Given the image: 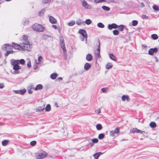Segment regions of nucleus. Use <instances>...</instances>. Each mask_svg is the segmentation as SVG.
I'll return each instance as SVG.
<instances>
[{"label": "nucleus", "instance_id": "obj_1", "mask_svg": "<svg viewBox=\"0 0 159 159\" xmlns=\"http://www.w3.org/2000/svg\"><path fill=\"white\" fill-rule=\"evenodd\" d=\"M11 64L13 66V69L14 70L13 73L15 74H18L20 73L18 70L21 69L18 64L15 61V59H12L11 60Z\"/></svg>", "mask_w": 159, "mask_h": 159}, {"label": "nucleus", "instance_id": "obj_2", "mask_svg": "<svg viewBox=\"0 0 159 159\" xmlns=\"http://www.w3.org/2000/svg\"><path fill=\"white\" fill-rule=\"evenodd\" d=\"M33 29L38 32L43 31L44 30V28L42 25L37 23H35L32 25Z\"/></svg>", "mask_w": 159, "mask_h": 159}, {"label": "nucleus", "instance_id": "obj_3", "mask_svg": "<svg viewBox=\"0 0 159 159\" xmlns=\"http://www.w3.org/2000/svg\"><path fill=\"white\" fill-rule=\"evenodd\" d=\"M22 47V50H26L27 51H30L31 50V48L30 47L29 43L24 44H21Z\"/></svg>", "mask_w": 159, "mask_h": 159}, {"label": "nucleus", "instance_id": "obj_4", "mask_svg": "<svg viewBox=\"0 0 159 159\" xmlns=\"http://www.w3.org/2000/svg\"><path fill=\"white\" fill-rule=\"evenodd\" d=\"M47 155L46 152L43 151H40L38 152L36 157L38 159H41L45 157Z\"/></svg>", "mask_w": 159, "mask_h": 159}, {"label": "nucleus", "instance_id": "obj_5", "mask_svg": "<svg viewBox=\"0 0 159 159\" xmlns=\"http://www.w3.org/2000/svg\"><path fill=\"white\" fill-rule=\"evenodd\" d=\"M98 48L95 51V57L98 58L100 56V41L99 40H98Z\"/></svg>", "mask_w": 159, "mask_h": 159}, {"label": "nucleus", "instance_id": "obj_6", "mask_svg": "<svg viewBox=\"0 0 159 159\" xmlns=\"http://www.w3.org/2000/svg\"><path fill=\"white\" fill-rule=\"evenodd\" d=\"M119 128L117 127L114 130H111L110 132V135L111 136L115 137V135L119 133Z\"/></svg>", "mask_w": 159, "mask_h": 159}, {"label": "nucleus", "instance_id": "obj_7", "mask_svg": "<svg viewBox=\"0 0 159 159\" xmlns=\"http://www.w3.org/2000/svg\"><path fill=\"white\" fill-rule=\"evenodd\" d=\"M79 33L81 34L83 38H85L86 43H87V35L85 30L82 29H80L79 31Z\"/></svg>", "mask_w": 159, "mask_h": 159}, {"label": "nucleus", "instance_id": "obj_8", "mask_svg": "<svg viewBox=\"0 0 159 159\" xmlns=\"http://www.w3.org/2000/svg\"><path fill=\"white\" fill-rule=\"evenodd\" d=\"M60 44L62 49H63L64 54L66 52V49L65 47V44L63 38L60 37Z\"/></svg>", "mask_w": 159, "mask_h": 159}, {"label": "nucleus", "instance_id": "obj_9", "mask_svg": "<svg viewBox=\"0 0 159 159\" xmlns=\"http://www.w3.org/2000/svg\"><path fill=\"white\" fill-rule=\"evenodd\" d=\"M82 3V6L86 9H91L92 8V6L89 4L85 1L81 0Z\"/></svg>", "mask_w": 159, "mask_h": 159}, {"label": "nucleus", "instance_id": "obj_10", "mask_svg": "<svg viewBox=\"0 0 159 159\" xmlns=\"http://www.w3.org/2000/svg\"><path fill=\"white\" fill-rule=\"evenodd\" d=\"M28 37L26 35H23V38L21 39V44H24L26 43H29V42L28 41Z\"/></svg>", "mask_w": 159, "mask_h": 159}, {"label": "nucleus", "instance_id": "obj_11", "mask_svg": "<svg viewBox=\"0 0 159 159\" xmlns=\"http://www.w3.org/2000/svg\"><path fill=\"white\" fill-rule=\"evenodd\" d=\"M15 93L16 94H19L21 95L24 94L26 92V90L25 89H22L20 90H13Z\"/></svg>", "mask_w": 159, "mask_h": 159}, {"label": "nucleus", "instance_id": "obj_12", "mask_svg": "<svg viewBox=\"0 0 159 159\" xmlns=\"http://www.w3.org/2000/svg\"><path fill=\"white\" fill-rule=\"evenodd\" d=\"M158 51V49L156 48H151L148 51V53L150 55H152L154 52H157Z\"/></svg>", "mask_w": 159, "mask_h": 159}, {"label": "nucleus", "instance_id": "obj_13", "mask_svg": "<svg viewBox=\"0 0 159 159\" xmlns=\"http://www.w3.org/2000/svg\"><path fill=\"white\" fill-rule=\"evenodd\" d=\"M21 44V43H20ZM21 45H19L15 43H12V47L15 49H22V47H21Z\"/></svg>", "mask_w": 159, "mask_h": 159}, {"label": "nucleus", "instance_id": "obj_14", "mask_svg": "<svg viewBox=\"0 0 159 159\" xmlns=\"http://www.w3.org/2000/svg\"><path fill=\"white\" fill-rule=\"evenodd\" d=\"M117 27L118 26L115 23H113L111 25H108L107 28L109 30H111L112 28L116 29L117 28Z\"/></svg>", "mask_w": 159, "mask_h": 159}, {"label": "nucleus", "instance_id": "obj_15", "mask_svg": "<svg viewBox=\"0 0 159 159\" xmlns=\"http://www.w3.org/2000/svg\"><path fill=\"white\" fill-rule=\"evenodd\" d=\"M11 47V46L9 44H5L2 46V48L3 50L6 51L10 48Z\"/></svg>", "mask_w": 159, "mask_h": 159}, {"label": "nucleus", "instance_id": "obj_16", "mask_svg": "<svg viewBox=\"0 0 159 159\" xmlns=\"http://www.w3.org/2000/svg\"><path fill=\"white\" fill-rule=\"evenodd\" d=\"M49 21L52 24H55L57 23V20L52 16H49Z\"/></svg>", "mask_w": 159, "mask_h": 159}, {"label": "nucleus", "instance_id": "obj_17", "mask_svg": "<svg viewBox=\"0 0 159 159\" xmlns=\"http://www.w3.org/2000/svg\"><path fill=\"white\" fill-rule=\"evenodd\" d=\"M121 99L123 101L126 100L127 102L129 101V97L128 95H123L121 97Z\"/></svg>", "mask_w": 159, "mask_h": 159}, {"label": "nucleus", "instance_id": "obj_18", "mask_svg": "<svg viewBox=\"0 0 159 159\" xmlns=\"http://www.w3.org/2000/svg\"><path fill=\"white\" fill-rule=\"evenodd\" d=\"M91 66L90 64L88 63H86L84 65V69L86 71H87L90 68Z\"/></svg>", "mask_w": 159, "mask_h": 159}, {"label": "nucleus", "instance_id": "obj_19", "mask_svg": "<svg viewBox=\"0 0 159 159\" xmlns=\"http://www.w3.org/2000/svg\"><path fill=\"white\" fill-rule=\"evenodd\" d=\"M15 61L19 65L20 64L22 65H23L25 63V61L24 59H21L20 60H15Z\"/></svg>", "mask_w": 159, "mask_h": 159}, {"label": "nucleus", "instance_id": "obj_20", "mask_svg": "<svg viewBox=\"0 0 159 159\" xmlns=\"http://www.w3.org/2000/svg\"><path fill=\"white\" fill-rule=\"evenodd\" d=\"M43 86L41 84H39L37 85L36 86V87L33 88V89L36 91L38 90H40L43 89Z\"/></svg>", "mask_w": 159, "mask_h": 159}, {"label": "nucleus", "instance_id": "obj_21", "mask_svg": "<svg viewBox=\"0 0 159 159\" xmlns=\"http://www.w3.org/2000/svg\"><path fill=\"white\" fill-rule=\"evenodd\" d=\"M139 129L136 128H133L130 130V133H139Z\"/></svg>", "mask_w": 159, "mask_h": 159}, {"label": "nucleus", "instance_id": "obj_22", "mask_svg": "<svg viewBox=\"0 0 159 159\" xmlns=\"http://www.w3.org/2000/svg\"><path fill=\"white\" fill-rule=\"evenodd\" d=\"M93 58L92 56L89 54H87L86 56V59L88 61H91Z\"/></svg>", "mask_w": 159, "mask_h": 159}, {"label": "nucleus", "instance_id": "obj_23", "mask_svg": "<svg viewBox=\"0 0 159 159\" xmlns=\"http://www.w3.org/2000/svg\"><path fill=\"white\" fill-rule=\"evenodd\" d=\"M103 153L101 152H99L95 153L93 154V156L94 157L95 159H98V157L100 156L101 154H103Z\"/></svg>", "mask_w": 159, "mask_h": 159}, {"label": "nucleus", "instance_id": "obj_24", "mask_svg": "<svg viewBox=\"0 0 159 159\" xmlns=\"http://www.w3.org/2000/svg\"><path fill=\"white\" fill-rule=\"evenodd\" d=\"M109 56L110 58L113 61H116V59L115 56L113 54H109Z\"/></svg>", "mask_w": 159, "mask_h": 159}, {"label": "nucleus", "instance_id": "obj_25", "mask_svg": "<svg viewBox=\"0 0 159 159\" xmlns=\"http://www.w3.org/2000/svg\"><path fill=\"white\" fill-rule=\"evenodd\" d=\"M29 21L28 19H24L23 20V24L24 25H29Z\"/></svg>", "mask_w": 159, "mask_h": 159}, {"label": "nucleus", "instance_id": "obj_26", "mask_svg": "<svg viewBox=\"0 0 159 159\" xmlns=\"http://www.w3.org/2000/svg\"><path fill=\"white\" fill-rule=\"evenodd\" d=\"M46 11L45 8L42 9L38 13V15L39 16H43L44 12Z\"/></svg>", "mask_w": 159, "mask_h": 159}, {"label": "nucleus", "instance_id": "obj_27", "mask_svg": "<svg viewBox=\"0 0 159 159\" xmlns=\"http://www.w3.org/2000/svg\"><path fill=\"white\" fill-rule=\"evenodd\" d=\"M57 76V75L56 73H53L50 75V78L52 80L55 79Z\"/></svg>", "mask_w": 159, "mask_h": 159}, {"label": "nucleus", "instance_id": "obj_28", "mask_svg": "<svg viewBox=\"0 0 159 159\" xmlns=\"http://www.w3.org/2000/svg\"><path fill=\"white\" fill-rule=\"evenodd\" d=\"M44 109V106L43 107H39L36 109V111L38 112L43 111Z\"/></svg>", "mask_w": 159, "mask_h": 159}, {"label": "nucleus", "instance_id": "obj_29", "mask_svg": "<svg viewBox=\"0 0 159 159\" xmlns=\"http://www.w3.org/2000/svg\"><path fill=\"white\" fill-rule=\"evenodd\" d=\"M9 142V141L8 140H4L2 141V144L3 146H6L8 144Z\"/></svg>", "mask_w": 159, "mask_h": 159}, {"label": "nucleus", "instance_id": "obj_30", "mask_svg": "<svg viewBox=\"0 0 159 159\" xmlns=\"http://www.w3.org/2000/svg\"><path fill=\"white\" fill-rule=\"evenodd\" d=\"M101 90L103 93H107L109 91V90L108 88H102Z\"/></svg>", "mask_w": 159, "mask_h": 159}, {"label": "nucleus", "instance_id": "obj_31", "mask_svg": "<svg viewBox=\"0 0 159 159\" xmlns=\"http://www.w3.org/2000/svg\"><path fill=\"white\" fill-rule=\"evenodd\" d=\"M13 51L12 50L7 51L6 53L5 54V56L6 57H7L9 54L12 53Z\"/></svg>", "mask_w": 159, "mask_h": 159}, {"label": "nucleus", "instance_id": "obj_32", "mask_svg": "<svg viewBox=\"0 0 159 159\" xmlns=\"http://www.w3.org/2000/svg\"><path fill=\"white\" fill-rule=\"evenodd\" d=\"M96 128L97 130H100L102 129V126L101 124H99L96 125Z\"/></svg>", "mask_w": 159, "mask_h": 159}, {"label": "nucleus", "instance_id": "obj_33", "mask_svg": "<svg viewBox=\"0 0 159 159\" xmlns=\"http://www.w3.org/2000/svg\"><path fill=\"white\" fill-rule=\"evenodd\" d=\"M51 110V106L49 104L47 105L45 107V110L47 111H49Z\"/></svg>", "mask_w": 159, "mask_h": 159}, {"label": "nucleus", "instance_id": "obj_34", "mask_svg": "<svg viewBox=\"0 0 159 159\" xmlns=\"http://www.w3.org/2000/svg\"><path fill=\"white\" fill-rule=\"evenodd\" d=\"M150 126L152 128H155L156 126V124L154 122H151L149 124Z\"/></svg>", "mask_w": 159, "mask_h": 159}, {"label": "nucleus", "instance_id": "obj_35", "mask_svg": "<svg viewBox=\"0 0 159 159\" xmlns=\"http://www.w3.org/2000/svg\"><path fill=\"white\" fill-rule=\"evenodd\" d=\"M113 66L112 65L111 63H108L106 65V68L107 69H108L110 68H112Z\"/></svg>", "mask_w": 159, "mask_h": 159}, {"label": "nucleus", "instance_id": "obj_36", "mask_svg": "<svg viewBox=\"0 0 159 159\" xmlns=\"http://www.w3.org/2000/svg\"><path fill=\"white\" fill-rule=\"evenodd\" d=\"M102 8L106 11H108L110 10V8L106 6H102Z\"/></svg>", "mask_w": 159, "mask_h": 159}, {"label": "nucleus", "instance_id": "obj_37", "mask_svg": "<svg viewBox=\"0 0 159 159\" xmlns=\"http://www.w3.org/2000/svg\"><path fill=\"white\" fill-rule=\"evenodd\" d=\"M151 38L153 39L156 40L158 38V36L156 34H154L151 35Z\"/></svg>", "mask_w": 159, "mask_h": 159}, {"label": "nucleus", "instance_id": "obj_38", "mask_svg": "<svg viewBox=\"0 0 159 159\" xmlns=\"http://www.w3.org/2000/svg\"><path fill=\"white\" fill-rule=\"evenodd\" d=\"M99 28H103L104 27V25L102 23H98L97 24Z\"/></svg>", "mask_w": 159, "mask_h": 159}, {"label": "nucleus", "instance_id": "obj_39", "mask_svg": "<svg viewBox=\"0 0 159 159\" xmlns=\"http://www.w3.org/2000/svg\"><path fill=\"white\" fill-rule=\"evenodd\" d=\"M104 137V134H100L98 136V138L100 139H103Z\"/></svg>", "mask_w": 159, "mask_h": 159}, {"label": "nucleus", "instance_id": "obj_40", "mask_svg": "<svg viewBox=\"0 0 159 159\" xmlns=\"http://www.w3.org/2000/svg\"><path fill=\"white\" fill-rule=\"evenodd\" d=\"M85 22L86 24H87L88 25H89L91 24V23L92 22V21H91V20L90 19H87L85 20Z\"/></svg>", "mask_w": 159, "mask_h": 159}, {"label": "nucleus", "instance_id": "obj_41", "mask_svg": "<svg viewBox=\"0 0 159 159\" xmlns=\"http://www.w3.org/2000/svg\"><path fill=\"white\" fill-rule=\"evenodd\" d=\"M153 8L155 11H159V7L157 5H153L152 7Z\"/></svg>", "mask_w": 159, "mask_h": 159}, {"label": "nucleus", "instance_id": "obj_42", "mask_svg": "<svg viewBox=\"0 0 159 159\" xmlns=\"http://www.w3.org/2000/svg\"><path fill=\"white\" fill-rule=\"evenodd\" d=\"M113 34L114 35H117L119 34V32L118 30H115L113 31Z\"/></svg>", "mask_w": 159, "mask_h": 159}, {"label": "nucleus", "instance_id": "obj_43", "mask_svg": "<svg viewBox=\"0 0 159 159\" xmlns=\"http://www.w3.org/2000/svg\"><path fill=\"white\" fill-rule=\"evenodd\" d=\"M138 23L137 21L136 20H133L132 21V25L133 26H135Z\"/></svg>", "mask_w": 159, "mask_h": 159}, {"label": "nucleus", "instance_id": "obj_44", "mask_svg": "<svg viewBox=\"0 0 159 159\" xmlns=\"http://www.w3.org/2000/svg\"><path fill=\"white\" fill-rule=\"evenodd\" d=\"M92 143H98V140L97 139H93L92 140Z\"/></svg>", "mask_w": 159, "mask_h": 159}, {"label": "nucleus", "instance_id": "obj_45", "mask_svg": "<svg viewBox=\"0 0 159 159\" xmlns=\"http://www.w3.org/2000/svg\"><path fill=\"white\" fill-rule=\"evenodd\" d=\"M36 143V142L35 141H33L30 143V144L32 146H34Z\"/></svg>", "mask_w": 159, "mask_h": 159}, {"label": "nucleus", "instance_id": "obj_46", "mask_svg": "<svg viewBox=\"0 0 159 159\" xmlns=\"http://www.w3.org/2000/svg\"><path fill=\"white\" fill-rule=\"evenodd\" d=\"M105 0H94V1L96 3L101 2H105Z\"/></svg>", "mask_w": 159, "mask_h": 159}, {"label": "nucleus", "instance_id": "obj_47", "mask_svg": "<svg viewBox=\"0 0 159 159\" xmlns=\"http://www.w3.org/2000/svg\"><path fill=\"white\" fill-rule=\"evenodd\" d=\"M83 23H84V22H83L81 20H79L76 21V24L78 25L82 24Z\"/></svg>", "mask_w": 159, "mask_h": 159}, {"label": "nucleus", "instance_id": "obj_48", "mask_svg": "<svg viewBox=\"0 0 159 159\" xmlns=\"http://www.w3.org/2000/svg\"><path fill=\"white\" fill-rule=\"evenodd\" d=\"M124 28V26L123 25H120L119 26V30L121 31H123V28Z\"/></svg>", "mask_w": 159, "mask_h": 159}, {"label": "nucleus", "instance_id": "obj_49", "mask_svg": "<svg viewBox=\"0 0 159 159\" xmlns=\"http://www.w3.org/2000/svg\"><path fill=\"white\" fill-rule=\"evenodd\" d=\"M142 17L143 19H148V17L145 15H142Z\"/></svg>", "mask_w": 159, "mask_h": 159}, {"label": "nucleus", "instance_id": "obj_50", "mask_svg": "<svg viewBox=\"0 0 159 159\" xmlns=\"http://www.w3.org/2000/svg\"><path fill=\"white\" fill-rule=\"evenodd\" d=\"M27 66L29 68H30L31 67V61H29L28 62V63L27 64Z\"/></svg>", "mask_w": 159, "mask_h": 159}, {"label": "nucleus", "instance_id": "obj_51", "mask_svg": "<svg viewBox=\"0 0 159 159\" xmlns=\"http://www.w3.org/2000/svg\"><path fill=\"white\" fill-rule=\"evenodd\" d=\"M51 0H43L42 2L43 3H47L51 1Z\"/></svg>", "mask_w": 159, "mask_h": 159}, {"label": "nucleus", "instance_id": "obj_52", "mask_svg": "<svg viewBox=\"0 0 159 159\" xmlns=\"http://www.w3.org/2000/svg\"><path fill=\"white\" fill-rule=\"evenodd\" d=\"M75 23V22L74 21H70V26H72Z\"/></svg>", "mask_w": 159, "mask_h": 159}, {"label": "nucleus", "instance_id": "obj_53", "mask_svg": "<svg viewBox=\"0 0 159 159\" xmlns=\"http://www.w3.org/2000/svg\"><path fill=\"white\" fill-rule=\"evenodd\" d=\"M4 87V84L3 83H0V88L2 89Z\"/></svg>", "mask_w": 159, "mask_h": 159}, {"label": "nucleus", "instance_id": "obj_54", "mask_svg": "<svg viewBox=\"0 0 159 159\" xmlns=\"http://www.w3.org/2000/svg\"><path fill=\"white\" fill-rule=\"evenodd\" d=\"M42 59H43L42 57L41 56H40L38 57V60L39 61H40L42 60Z\"/></svg>", "mask_w": 159, "mask_h": 159}, {"label": "nucleus", "instance_id": "obj_55", "mask_svg": "<svg viewBox=\"0 0 159 159\" xmlns=\"http://www.w3.org/2000/svg\"><path fill=\"white\" fill-rule=\"evenodd\" d=\"M145 133H146V132L145 131H142L141 130H139V133H140L141 134H143Z\"/></svg>", "mask_w": 159, "mask_h": 159}, {"label": "nucleus", "instance_id": "obj_56", "mask_svg": "<svg viewBox=\"0 0 159 159\" xmlns=\"http://www.w3.org/2000/svg\"><path fill=\"white\" fill-rule=\"evenodd\" d=\"M52 27L54 28L55 29H57V27L56 25H52Z\"/></svg>", "mask_w": 159, "mask_h": 159}, {"label": "nucleus", "instance_id": "obj_57", "mask_svg": "<svg viewBox=\"0 0 159 159\" xmlns=\"http://www.w3.org/2000/svg\"><path fill=\"white\" fill-rule=\"evenodd\" d=\"M96 112H97L98 113H100L101 112V110L100 109L97 110L96 111Z\"/></svg>", "mask_w": 159, "mask_h": 159}, {"label": "nucleus", "instance_id": "obj_58", "mask_svg": "<svg viewBox=\"0 0 159 159\" xmlns=\"http://www.w3.org/2000/svg\"><path fill=\"white\" fill-rule=\"evenodd\" d=\"M28 92L29 94H31L33 93V91L31 90H29L28 91Z\"/></svg>", "mask_w": 159, "mask_h": 159}, {"label": "nucleus", "instance_id": "obj_59", "mask_svg": "<svg viewBox=\"0 0 159 159\" xmlns=\"http://www.w3.org/2000/svg\"><path fill=\"white\" fill-rule=\"evenodd\" d=\"M38 67V66L37 65H34V69H36Z\"/></svg>", "mask_w": 159, "mask_h": 159}, {"label": "nucleus", "instance_id": "obj_60", "mask_svg": "<svg viewBox=\"0 0 159 159\" xmlns=\"http://www.w3.org/2000/svg\"><path fill=\"white\" fill-rule=\"evenodd\" d=\"M140 4H141V7H144V5L143 3L141 2Z\"/></svg>", "mask_w": 159, "mask_h": 159}, {"label": "nucleus", "instance_id": "obj_61", "mask_svg": "<svg viewBox=\"0 0 159 159\" xmlns=\"http://www.w3.org/2000/svg\"><path fill=\"white\" fill-rule=\"evenodd\" d=\"M154 57L155 59L156 60V62H158V60L157 57Z\"/></svg>", "mask_w": 159, "mask_h": 159}, {"label": "nucleus", "instance_id": "obj_62", "mask_svg": "<svg viewBox=\"0 0 159 159\" xmlns=\"http://www.w3.org/2000/svg\"><path fill=\"white\" fill-rule=\"evenodd\" d=\"M57 80H62V77H59L58 78H57Z\"/></svg>", "mask_w": 159, "mask_h": 159}, {"label": "nucleus", "instance_id": "obj_63", "mask_svg": "<svg viewBox=\"0 0 159 159\" xmlns=\"http://www.w3.org/2000/svg\"><path fill=\"white\" fill-rule=\"evenodd\" d=\"M40 61H39L38 60L37 61H36V63L37 64H40Z\"/></svg>", "mask_w": 159, "mask_h": 159}, {"label": "nucleus", "instance_id": "obj_64", "mask_svg": "<svg viewBox=\"0 0 159 159\" xmlns=\"http://www.w3.org/2000/svg\"><path fill=\"white\" fill-rule=\"evenodd\" d=\"M84 39H85V38H83V36H82L81 38V40L83 41Z\"/></svg>", "mask_w": 159, "mask_h": 159}]
</instances>
